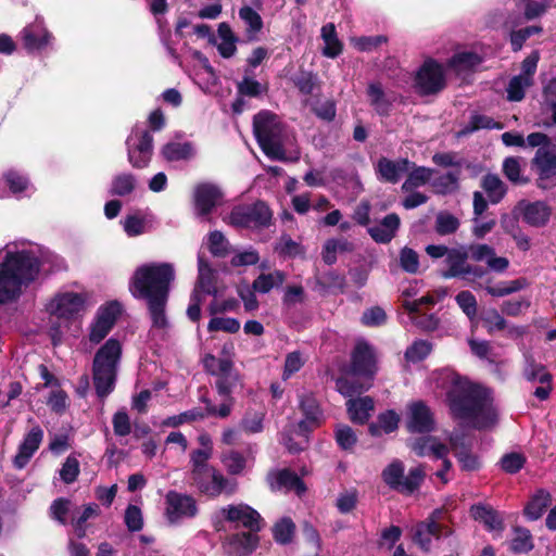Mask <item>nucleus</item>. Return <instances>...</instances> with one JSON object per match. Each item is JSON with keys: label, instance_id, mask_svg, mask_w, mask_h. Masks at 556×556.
Wrapping results in <instances>:
<instances>
[{"label": "nucleus", "instance_id": "58", "mask_svg": "<svg viewBox=\"0 0 556 556\" xmlns=\"http://www.w3.org/2000/svg\"><path fill=\"white\" fill-rule=\"evenodd\" d=\"M240 329V321L232 317H213L208 325L210 332L224 331L227 333H236Z\"/></svg>", "mask_w": 556, "mask_h": 556}, {"label": "nucleus", "instance_id": "63", "mask_svg": "<svg viewBox=\"0 0 556 556\" xmlns=\"http://www.w3.org/2000/svg\"><path fill=\"white\" fill-rule=\"evenodd\" d=\"M431 344L427 341H415L405 352V357L408 362H420L426 358L431 352Z\"/></svg>", "mask_w": 556, "mask_h": 556}, {"label": "nucleus", "instance_id": "21", "mask_svg": "<svg viewBox=\"0 0 556 556\" xmlns=\"http://www.w3.org/2000/svg\"><path fill=\"white\" fill-rule=\"evenodd\" d=\"M300 409L304 418L299 422L302 431H308L318 427L324 420V414L320 406L312 393H303L300 395Z\"/></svg>", "mask_w": 556, "mask_h": 556}, {"label": "nucleus", "instance_id": "2", "mask_svg": "<svg viewBox=\"0 0 556 556\" xmlns=\"http://www.w3.org/2000/svg\"><path fill=\"white\" fill-rule=\"evenodd\" d=\"M50 253L29 242H10L0 250V304L15 301L36 279Z\"/></svg>", "mask_w": 556, "mask_h": 556}, {"label": "nucleus", "instance_id": "15", "mask_svg": "<svg viewBox=\"0 0 556 556\" xmlns=\"http://www.w3.org/2000/svg\"><path fill=\"white\" fill-rule=\"evenodd\" d=\"M119 313L121 306L116 302L101 306L90 325L89 341L94 344L100 343L112 330Z\"/></svg>", "mask_w": 556, "mask_h": 556}, {"label": "nucleus", "instance_id": "31", "mask_svg": "<svg viewBox=\"0 0 556 556\" xmlns=\"http://www.w3.org/2000/svg\"><path fill=\"white\" fill-rule=\"evenodd\" d=\"M346 408L353 422L365 424L375 409V403L370 396L350 399L346 402Z\"/></svg>", "mask_w": 556, "mask_h": 556}, {"label": "nucleus", "instance_id": "60", "mask_svg": "<svg viewBox=\"0 0 556 556\" xmlns=\"http://www.w3.org/2000/svg\"><path fill=\"white\" fill-rule=\"evenodd\" d=\"M203 365L208 372L215 376L227 374L232 369V362L229 358H217L214 355H206Z\"/></svg>", "mask_w": 556, "mask_h": 556}, {"label": "nucleus", "instance_id": "47", "mask_svg": "<svg viewBox=\"0 0 556 556\" xmlns=\"http://www.w3.org/2000/svg\"><path fill=\"white\" fill-rule=\"evenodd\" d=\"M523 376L528 381H539L542 384L552 382V375L543 365L535 363L531 356L526 357Z\"/></svg>", "mask_w": 556, "mask_h": 556}, {"label": "nucleus", "instance_id": "10", "mask_svg": "<svg viewBox=\"0 0 556 556\" xmlns=\"http://www.w3.org/2000/svg\"><path fill=\"white\" fill-rule=\"evenodd\" d=\"M539 60V51H533L522 61L520 74L511 77L506 88L509 101H521L526 96V91L534 85V75Z\"/></svg>", "mask_w": 556, "mask_h": 556}, {"label": "nucleus", "instance_id": "48", "mask_svg": "<svg viewBox=\"0 0 556 556\" xmlns=\"http://www.w3.org/2000/svg\"><path fill=\"white\" fill-rule=\"evenodd\" d=\"M482 188L492 203H498L506 193V187L498 176L489 174L482 179Z\"/></svg>", "mask_w": 556, "mask_h": 556}, {"label": "nucleus", "instance_id": "43", "mask_svg": "<svg viewBox=\"0 0 556 556\" xmlns=\"http://www.w3.org/2000/svg\"><path fill=\"white\" fill-rule=\"evenodd\" d=\"M286 280V275L281 270H274L268 274L260 275L252 283V288L260 293H268L271 289L280 287Z\"/></svg>", "mask_w": 556, "mask_h": 556}, {"label": "nucleus", "instance_id": "9", "mask_svg": "<svg viewBox=\"0 0 556 556\" xmlns=\"http://www.w3.org/2000/svg\"><path fill=\"white\" fill-rule=\"evenodd\" d=\"M153 138L142 127L135 126L126 140L129 163L137 168H143L150 163L153 152Z\"/></svg>", "mask_w": 556, "mask_h": 556}, {"label": "nucleus", "instance_id": "23", "mask_svg": "<svg viewBox=\"0 0 556 556\" xmlns=\"http://www.w3.org/2000/svg\"><path fill=\"white\" fill-rule=\"evenodd\" d=\"M255 450L248 447L244 452L231 450L225 453L222 462L228 473L238 476L250 469L254 464Z\"/></svg>", "mask_w": 556, "mask_h": 556}, {"label": "nucleus", "instance_id": "40", "mask_svg": "<svg viewBox=\"0 0 556 556\" xmlns=\"http://www.w3.org/2000/svg\"><path fill=\"white\" fill-rule=\"evenodd\" d=\"M239 17L247 25L245 31L248 40H256L258 33L263 28V20L261 15L251 7L244 5L239 10Z\"/></svg>", "mask_w": 556, "mask_h": 556}, {"label": "nucleus", "instance_id": "53", "mask_svg": "<svg viewBox=\"0 0 556 556\" xmlns=\"http://www.w3.org/2000/svg\"><path fill=\"white\" fill-rule=\"evenodd\" d=\"M336 388L343 396L352 399L354 395L366 391L369 384L358 382L353 376L339 378L336 382Z\"/></svg>", "mask_w": 556, "mask_h": 556}, {"label": "nucleus", "instance_id": "7", "mask_svg": "<svg viewBox=\"0 0 556 556\" xmlns=\"http://www.w3.org/2000/svg\"><path fill=\"white\" fill-rule=\"evenodd\" d=\"M87 293L60 291L46 304V311L51 317L68 324L81 317L87 309Z\"/></svg>", "mask_w": 556, "mask_h": 556}, {"label": "nucleus", "instance_id": "33", "mask_svg": "<svg viewBox=\"0 0 556 556\" xmlns=\"http://www.w3.org/2000/svg\"><path fill=\"white\" fill-rule=\"evenodd\" d=\"M369 104L379 115H388L393 99L383 90L380 83H370L367 87Z\"/></svg>", "mask_w": 556, "mask_h": 556}, {"label": "nucleus", "instance_id": "27", "mask_svg": "<svg viewBox=\"0 0 556 556\" xmlns=\"http://www.w3.org/2000/svg\"><path fill=\"white\" fill-rule=\"evenodd\" d=\"M400 225L399 215L391 213L384 216L378 225L368 227V233L377 243H389L395 237Z\"/></svg>", "mask_w": 556, "mask_h": 556}, {"label": "nucleus", "instance_id": "50", "mask_svg": "<svg viewBox=\"0 0 556 556\" xmlns=\"http://www.w3.org/2000/svg\"><path fill=\"white\" fill-rule=\"evenodd\" d=\"M408 173L409 175L402 186V189L406 192H410L418 187L425 186L432 175L431 169L426 167H415V164H413V167Z\"/></svg>", "mask_w": 556, "mask_h": 556}, {"label": "nucleus", "instance_id": "29", "mask_svg": "<svg viewBox=\"0 0 556 556\" xmlns=\"http://www.w3.org/2000/svg\"><path fill=\"white\" fill-rule=\"evenodd\" d=\"M412 167L413 163L406 159L390 161L382 157L379 160L377 165L380 178L393 184L397 182L404 174L410 170Z\"/></svg>", "mask_w": 556, "mask_h": 556}, {"label": "nucleus", "instance_id": "56", "mask_svg": "<svg viewBox=\"0 0 556 556\" xmlns=\"http://www.w3.org/2000/svg\"><path fill=\"white\" fill-rule=\"evenodd\" d=\"M334 437L338 445L345 451H351L357 443L356 433L346 425H338L334 430Z\"/></svg>", "mask_w": 556, "mask_h": 556}, {"label": "nucleus", "instance_id": "41", "mask_svg": "<svg viewBox=\"0 0 556 556\" xmlns=\"http://www.w3.org/2000/svg\"><path fill=\"white\" fill-rule=\"evenodd\" d=\"M166 303L167 299L147 301L152 329L165 331L169 327L165 313Z\"/></svg>", "mask_w": 556, "mask_h": 556}, {"label": "nucleus", "instance_id": "3", "mask_svg": "<svg viewBox=\"0 0 556 556\" xmlns=\"http://www.w3.org/2000/svg\"><path fill=\"white\" fill-rule=\"evenodd\" d=\"M174 278V266L169 263L144 264L135 270L129 282V291L136 299L146 302L168 299Z\"/></svg>", "mask_w": 556, "mask_h": 556}, {"label": "nucleus", "instance_id": "30", "mask_svg": "<svg viewBox=\"0 0 556 556\" xmlns=\"http://www.w3.org/2000/svg\"><path fill=\"white\" fill-rule=\"evenodd\" d=\"M198 280L193 291H198V293L202 296L204 294L216 296L217 289L215 286V274L204 257L201 255L198 256Z\"/></svg>", "mask_w": 556, "mask_h": 556}, {"label": "nucleus", "instance_id": "8", "mask_svg": "<svg viewBox=\"0 0 556 556\" xmlns=\"http://www.w3.org/2000/svg\"><path fill=\"white\" fill-rule=\"evenodd\" d=\"M404 465L400 460H393L382 471L383 481L393 490L410 494L416 491L424 480L425 471L421 466L412 468L404 476Z\"/></svg>", "mask_w": 556, "mask_h": 556}, {"label": "nucleus", "instance_id": "35", "mask_svg": "<svg viewBox=\"0 0 556 556\" xmlns=\"http://www.w3.org/2000/svg\"><path fill=\"white\" fill-rule=\"evenodd\" d=\"M217 50L223 58H231L237 52L238 37L233 34L229 24L223 22L217 29Z\"/></svg>", "mask_w": 556, "mask_h": 556}, {"label": "nucleus", "instance_id": "28", "mask_svg": "<svg viewBox=\"0 0 556 556\" xmlns=\"http://www.w3.org/2000/svg\"><path fill=\"white\" fill-rule=\"evenodd\" d=\"M450 446L454 451L463 470L473 471L479 469L480 462L476 455L470 453L464 435L452 434L450 437Z\"/></svg>", "mask_w": 556, "mask_h": 556}, {"label": "nucleus", "instance_id": "59", "mask_svg": "<svg viewBox=\"0 0 556 556\" xmlns=\"http://www.w3.org/2000/svg\"><path fill=\"white\" fill-rule=\"evenodd\" d=\"M455 301L470 320L476 318L478 304L476 296L470 291H460L455 296Z\"/></svg>", "mask_w": 556, "mask_h": 556}, {"label": "nucleus", "instance_id": "22", "mask_svg": "<svg viewBox=\"0 0 556 556\" xmlns=\"http://www.w3.org/2000/svg\"><path fill=\"white\" fill-rule=\"evenodd\" d=\"M220 189L212 184H201L194 190L195 210L199 215H207L222 201Z\"/></svg>", "mask_w": 556, "mask_h": 556}, {"label": "nucleus", "instance_id": "12", "mask_svg": "<svg viewBox=\"0 0 556 556\" xmlns=\"http://www.w3.org/2000/svg\"><path fill=\"white\" fill-rule=\"evenodd\" d=\"M270 219L269 207L263 202H257L233 207L227 222L236 227H264L269 224Z\"/></svg>", "mask_w": 556, "mask_h": 556}, {"label": "nucleus", "instance_id": "13", "mask_svg": "<svg viewBox=\"0 0 556 556\" xmlns=\"http://www.w3.org/2000/svg\"><path fill=\"white\" fill-rule=\"evenodd\" d=\"M470 256L469 247H458L451 249V252L445 258L447 269L442 273L444 278H463L468 277L481 278L484 274L483 269L479 266H473L468 263Z\"/></svg>", "mask_w": 556, "mask_h": 556}, {"label": "nucleus", "instance_id": "52", "mask_svg": "<svg viewBox=\"0 0 556 556\" xmlns=\"http://www.w3.org/2000/svg\"><path fill=\"white\" fill-rule=\"evenodd\" d=\"M136 177L132 174L123 173L115 176L111 184V193L118 197L130 194L136 188Z\"/></svg>", "mask_w": 556, "mask_h": 556}, {"label": "nucleus", "instance_id": "55", "mask_svg": "<svg viewBox=\"0 0 556 556\" xmlns=\"http://www.w3.org/2000/svg\"><path fill=\"white\" fill-rule=\"evenodd\" d=\"M510 551L514 553H528L533 548L532 535L527 529H516L515 536L509 544Z\"/></svg>", "mask_w": 556, "mask_h": 556}, {"label": "nucleus", "instance_id": "54", "mask_svg": "<svg viewBox=\"0 0 556 556\" xmlns=\"http://www.w3.org/2000/svg\"><path fill=\"white\" fill-rule=\"evenodd\" d=\"M294 531L295 525L288 517L280 519L273 528L274 538L276 542L280 544L290 543L294 535Z\"/></svg>", "mask_w": 556, "mask_h": 556}, {"label": "nucleus", "instance_id": "57", "mask_svg": "<svg viewBox=\"0 0 556 556\" xmlns=\"http://www.w3.org/2000/svg\"><path fill=\"white\" fill-rule=\"evenodd\" d=\"M200 447L190 453V462L210 460L213 455V442L207 433H201L198 437Z\"/></svg>", "mask_w": 556, "mask_h": 556}, {"label": "nucleus", "instance_id": "38", "mask_svg": "<svg viewBox=\"0 0 556 556\" xmlns=\"http://www.w3.org/2000/svg\"><path fill=\"white\" fill-rule=\"evenodd\" d=\"M400 417L394 410H387L380 414L377 420L369 426V431L375 437L389 434L399 427Z\"/></svg>", "mask_w": 556, "mask_h": 556}, {"label": "nucleus", "instance_id": "16", "mask_svg": "<svg viewBox=\"0 0 556 556\" xmlns=\"http://www.w3.org/2000/svg\"><path fill=\"white\" fill-rule=\"evenodd\" d=\"M219 514L227 521L242 526L250 531L261 530V515L247 504L240 503L225 506L220 508Z\"/></svg>", "mask_w": 556, "mask_h": 556}, {"label": "nucleus", "instance_id": "26", "mask_svg": "<svg viewBox=\"0 0 556 556\" xmlns=\"http://www.w3.org/2000/svg\"><path fill=\"white\" fill-rule=\"evenodd\" d=\"M533 163L539 170V186L544 189L548 188V180L556 170V154L551 152L548 147H542L538 149Z\"/></svg>", "mask_w": 556, "mask_h": 556}, {"label": "nucleus", "instance_id": "37", "mask_svg": "<svg viewBox=\"0 0 556 556\" xmlns=\"http://www.w3.org/2000/svg\"><path fill=\"white\" fill-rule=\"evenodd\" d=\"M250 532L235 534L229 540V553L235 556H241L251 553L257 545V535Z\"/></svg>", "mask_w": 556, "mask_h": 556}, {"label": "nucleus", "instance_id": "34", "mask_svg": "<svg viewBox=\"0 0 556 556\" xmlns=\"http://www.w3.org/2000/svg\"><path fill=\"white\" fill-rule=\"evenodd\" d=\"M551 213V208L541 201L527 203L522 207L525 222L533 227L544 226L549 220Z\"/></svg>", "mask_w": 556, "mask_h": 556}, {"label": "nucleus", "instance_id": "14", "mask_svg": "<svg viewBox=\"0 0 556 556\" xmlns=\"http://www.w3.org/2000/svg\"><path fill=\"white\" fill-rule=\"evenodd\" d=\"M198 514L197 501L188 494L169 491L165 496V517L170 525H177Z\"/></svg>", "mask_w": 556, "mask_h": 556}, {"label": "nucleus", "instance_id": "1", "mask_svg": "<svg viewBox=\"0 0 556 556\" xmlns=\"http://www.w3.org/2000/svg\"><path fill=\"white\" fill-rule=\"evenodd\" d=\"M430 382L435 388L445 390L446 401L454 418L476 429H486L495 425L496 409L485 389L460 377L450 368L433 371Z\"/></svg>", "mask_w": 556, "mask_h": 556}, {"label": "nucleus", "instance_id": "45", "mask_svg": "<svg viewBox=\"0 0 556 556\" xmlns=\"http://www.w3.org/2000/svg\"><path fill=\"white\" fill-rule=\"evenodd\" d=\"M551 504L549 493L541 490L528 503L525 508L526 516L531 520L539 519Z\"/></svg>", "mask_w": 556, "mask_h": 556}, {"label": "nucleus", "instance_id": "17", "mask_svg": "<svg viewBox=\"0 0 556 556\" xmlns=\"http://www.w3.org/2000/svg\"><path fill=\"white\" fill-rule=\"evenodd\" d=\"M406 426L410 432H430L434 428L433 414L424 402H413L407 406Z\"/></svg>", "mask_w": 556, "mask_h": 556}, {"label": "nucleus", "instance_id": "36", "mask_svg": "<svg viewBox=\"0 0 556 556\" xmlns=\"http://www.w3.org/2000/svg\"><path fill=\"white\" fill-rule=\"evenodd\" d=\"M413 451L418 456L432 455L434 458H443L447 456L450 448L434 438H422L414 442Z\"/></svg>", "mask_w": 556, "mask_h": 556}, {"label": "nucleus", "instance_id": "61", "mask_svg": "<svg viewBox=\"0 0 556 556\" xmlns=\"http://www.w3.org/2000/svg\"><path fill=\"white\" fill-rule=\"evenodd\" d=\"M79 472V460L75 455H70L60 469V478L64 483L70 484L76 481Z\"/></svg>", "mask_w": 556, "mask_h": 556}, {"label": "nucleus", "instance_id": "42", "mask_svg": "<svg viewBox=\"0 0 556 556\" xmlns=\"http://www.w3.org/2000/svg\"><path fill=\"white\" fill-rule=\"evenodd\" d=\"M321 38L325 42L323 54L328 58H336L342 52V43L338 39L336 26L328 23L321 27Z\"/></svg>", "mask_w": 556, "mask_h": 556}, {"label": "nucleus", "instance_id": "32", "mask_svg": "<svg viewBox=\"0 0 556 556\" xmlns=\"http://www.w3.org/2000/svg\"><path fill=\"white\" fill-rule=\"evenodd\" d=\"M8 187L10 192L16 197L27 192L31 189V185L27 177L21 173L10 169L5 172L0 180V197L4 198L7 194L2 188Z\"/></svg>", "mask_w": 556, "mask_h": 556}, {"label": "nucleus", "instance_id": "24", "mask_svg": "<svg viewBox=\"0 0 556 556\" xmlns=\"http://www.w3.org/2000/svg\"><path fill=\"white\" fill-rule=\"evenodd\" d=\"M441 514L442 511L437 509L432 513L429 520L420 522L416 526L414 541L420 546L421 549L429 551L431 547L432 539H439L441 527L437 520L440 518Z\"/></svg>", "mask_w": 556, "mask_h": 556}, {"label": "nucleus", "instance_id": "49", "mask_svg": "<svg viewBox=\"0 0 556 556\" xmlns=\"http://www.w3.org/2000/svg\"><path fill=\"white\" fill-rule=\"evenodd\" d=\"M459 219L450 212H439L434 220V230L440 236L452 235L459 228Z\"/></svg>", "mask_w": 556, "mask_h": 556}, {"label": "nucleus", "instance_id": "6", "mask_svg": "<svg viewBox=\"0 0 556 556\" xmlns=\"http://www.w3.org/2000/svg\"><path fill=\"white\" fill-rule=\"evenodd\" d=\"M189 479L200 493L217 497L222 493L232 494L236 490V483H231L216 468L205 462H190Z\"/></svg>", "mask_w": 556, "mask_h": 556}, {"label": "nucleus", "instance_id": "62", "mask_svg": "<svg viewBox=\"0 0 556 556\" xmlns=\"http://www.w3.org/2000/svg\"><path fill=\"white\" fill-rule=\"evenodd\" d=\"M504 175L514 184H525L527 180L521 175L519 157H507L503 162Z\"/></svg>", "mask_w": 556, "mask_h": 556}, {"label": "nucleus", "instance_id": "64", "mask_svg": "<svg viewBox=\"0 0 556 556\" xmlns=\"http://www.w3.org/2000/svg\"><path fill=\"white\" fill-rule=\"evenodd\" d=\"M542 28L540 26H529L519 30L511 31L510 43L513 51L517 52L521 50L525 41L535 34H540Z\"/></svg>", "mask_w": 556, "mask_h": 556}, {"label": "nucleus", "instance_id": "19", "mask_svg": "<svg viewBox=\"0 0 556 556\" xmlns=\"http://www.w3.org/2000/svg\"><path fill=\"white\" fill-rule=\"evenodd\" d=\"M352 371L355 376L371 377L376 371V358L372 348L365 341H358L352 354Z\"/></svg>", "mask_w": 556, "mask_h": 556}, {"label": "nucleus", "instance_id": "11", "mask_svg": "<svg viewBox=\"0 0 556 556\" xmlns=\"http://www.w3.org/2000/svg\"><path fill=\"white\" fill-rule=\"evenodd\" d=\"M414 86L424 96L440 92L445 87L443 66L432 59L426 60L415 75Z\"/></svg>", "mask_w": 556, "mask_h": 556}, {"label": "nucleus", "instance_id": "18", "mask_svg": "<svg viewBox=\"0 0 556 556\" xmlns=\"http://www.w3.org/2000/svg\"><path fill=\"white\" fill-rule=\"evenodd\" d=\"M24 48L29 51H40L51 43L52 36L43 25L42 20L36 21L21 31Z\"/></svg>", "mask_w": 556, "mask_h": 556}, {"label": "nucleus", "instance_id": "20", "mask_svg": "<svg viewBox=\"0 0 556 556\" xmlns=\"http://www.w3.org/2000/svg\"><path fill=\"white\" fill-rule=\"evenodd\" d=\"M42 440V429L39 426H34L18 445V451L13 459L14 466L18 469L24 468L39 448Z\"/></svg>", "mask_w": 556, "mask_h": 556}, {"label": "nucleus", "instance_id": "39", "mask_svg": "<svg viewBox=\"0 0 556 556\" xmlns=\"http://www.w3.org/2000/svg\"><path fill=\"white\" fill-rule=\"evenodd\" d=\"M481 61V56L472 51H460L448 60L447 66L460 74L479 65Z\"/></svg>", "mask_w": 556, "mask_h": 556}, {"label": "nucleus", "instance_id": "51", "mask_svg": "<svg viewBox=\"0 0 556 556\" xmlns=\"http://www.w3.org/2000/svg\"><path fill=\"white\" fill-rule=\"evenodd\" d=\"M352 250V244L345 239H329L326 241L323 249V260L325 263L331 265L337 261L339 252H349Z\"/></svg>", "mask_w": 556, "mask_h": 556}, {"label": "nucleus", "instance_id": "44", "mask_svg": "<svg viewBox=\"0 0 556 556\" xmlns=\"http://www.w3.org/2000/svg\"><path fill=\"white\" fill-rule=\"evenodd\" d=\"M162 154L167 161H180L192 157L194 150L189 142H169L163 147Z\"/></svg>", "mask_w": 556, "mask_h": 556}, {"label": "nucleus", "instance_id": "46", "mask_svg": "<svg viewBox=\"0 0 556 556\" xmlns=\"http://www.w3.org/2000/svg\"><path fill=\"white\" fill-rule=\"evenodd\" d=\"M473 518L482 522L490 531L502 530V520L491 508L482 505H476L471 508Z\"/></svg>", "mask_w": 556, "mask_h": 556}, {"label": "nucleus", "instance_id": "4", "mask_svg": "<svg viewBox=\"0 0 556 556\" xmlns=\"http://www.w3.org/2000/svg\"><path fill=\"white\" fill-rule=\"evenodd\" d=\"M121 357L122 343L115 338H110L96 352L92 379L98 396L105 397L113 391Z\"/></svg>", "mask_w": 556, "mask_h": 556}, {"label": "nucleus", "instance_id": "5", "mask_svg": "<svg viewBox=\"0 0 556 556\" xmlns=\"http://www.w3.org/2000/svg\"><path fill=\"white\" fill-rule=\"evenodd\" d=\"M253 129L263 152L273 160H283L288 134L280 118L268 111L254 116Z\"/></svg>", "mask_w": 556, "mask_h": 556}, {"label": "nucleus", "instance_id": "25", "mask_svg": "<svg viewBox=\"0 0 556 556\" xmlns=\"http://www.w3.org/2000/svg\"><path fill=\"white\" fill-rule=\"evenodd\" d=\"M268 482L273 490L294 491L298 495L305 492V485L302 480L289 469L270 472L268 475Z\"/></svg>", "mask_w": 556, "mask_h": 556}]
</instances>
